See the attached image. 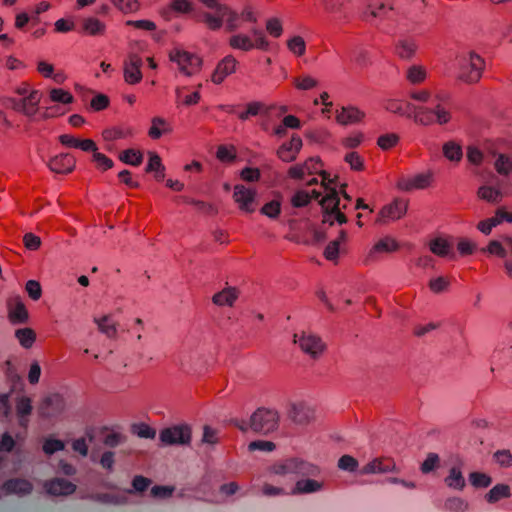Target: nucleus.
Listing matches in <instances>:
<instances>
[{
	"instance_id": "ddd939ff",
	"label": "nucleus",
	"mask_w": 512,
	"mask_h": 512,
	"mask_svg": "<svg viewBox=\"0 0 512 512\" xmlns=\"http://www.w3.org/2000/svg\"><path fill=\"white\" fill-rule=\"evenodd\" d=\"M33 490V484L23 478H14L7 480L0 487V498L15 494L19 497L29 495Z\"/></svg>"
},
{
	"instance_id": "e2e57ef3",
	"label": "nucleus",
	"mask_w": 512,
	"mask_h": 512,
	"mask_svg": "<svg viewBox=\"0 0 512 512\" xmlns=\"http://www.w3.org/2000/svg\"><path fill=\"white\" fill-rule=\"evenodd\" d=\"M494 461L503 468L512 466V454L509 450H498L493 454Z\"/></svg>"
},
{
	"instance_id": "338daca9",
	"label": "nucleus",
	"mask_w": 512,
	"mask_h": 512,
	"mask_svg": "<svg viewBox=\"0 0 512 512\" xmlns=\"http://www.w3.org/2000/svg\"><path fill=\"white\" fill-rule=\"evenodd\" d=\"M133 433L140 438L154 439L156 430L145 423H140L133 426Z\"/></svg>"
},
{
	"instance_id": "f257e3e1",
	"label": "nucleus",
	"mask_w": 512,
	"mask_h": 512,
	"mask_svg": "<svg viewBox=\"0 0 512 512\" xmlns=\"http://www.w3.org/2000/svg\"><path fill=\"white\" fill-rule=\"evenodd\" d=\"M206 11L199 16V21L210 31H219L223 27L227 32H235L240 28V15L231 6L221 0H197Z\"/></svg>"
},
{
	"instance_id": "052dcab7",
	"label": "nucleus",
	"mask_w": 512,
	"mask_h": 512,
	"mask_svg": "<svg viewBox=\"0 0 512 512\" xmlns=\"http://www.w3.org/2000/svg\"><path fill=\"white\" fill-rule=\"evenodd\" d=\"M440 465V458L436 453H429L426 459L421 464L420 470L423 474H428L435 469H437Z\"/></svg>"
},
{
	"instance_id": "37998d69",
	"label": "nucleus",
	"mask_w": 512,
	"mask_h": 512,
	"mask_svg": "<svg viewBox=\"0 0 512 512\" xmlns=\"http://www.w3.org/2000/svg\"><path fill=\"white\" fill-rule=\"evenodd\" d=\"M443 155L452 162H460L463 156L462 147L455 141H448L443 145Z\"/></svg>"
},
{
	"instance_id": "de8ad7c7",
	"label": "nucleus",
	"mask_w": 512,
	"mask_h": 512,
	"mask_svg": "<svg viewBox=\"0 0 512 512\" xmlns=\"http://www.w3.org/2000/svg\"><path fill=\"white\" fill-rule=\"evenodd\" d=\"M288 50L295 56L301 57L306 52V43L303 37L295 35L287 40Z\"/></svg>"
},
{
	"instance_id": "c9c22d12",
	"label": "nucleus",
	"mask_w": 512,
	"mask_h": 512,
	"mask_svg": "<svg viewBox=\"0 0 512 512\" xmlns=\"http://www.w3.org/2000/svg\"><path fill=\"white\" fill-rule=\"evenodd\" d=\"M477 196L488 203L496 204L502 200L503 193L500 189L493 186L482 185L477 190Z\"/></svg>"
},
{
	"instance_id": "b1692460",
	"label": "nucleus",
	"mask_w": 512,
	"mask_h": 512,
	"mask_svg": "<svg viewBox=\"0 0 512 512\" xmlns=\"http://www.w3.org/2000/svg\"><path fill=\"white\" fill-rule=\"evenodd\" d=\"M41 96V92H32L29 93V96L21 98L17 106V112L22 113L29 118L34 117L39 109Z\"/></svg>"
},
{
	"instance_id": "8fccbe9b",
	"label": "nucleus",
	"mask_w": 512,
	"mask_h": 512,
	"mask_svg": "<svg viewBox=\"0 0 512 512\" xmlns=\"http://www.w3.org/2000/svg\"><path fill=\"white\" fill-rule=\"evenodd\" d=\"M488 254L495 255L500 258H504V260L507 257L506 252V245H504V235L500 237L498 240H492L489 242L487 247L484 249Z\"/></svg>"
},
{
	"instance_id": "a19ab883",
	"label": "nucleus",
	"mask_w": 512,
	"mask_h": 512,
	"mask_svg": "<svg viewBox=\"0 0 512 512\" xmlns=\"http://www.w3.org/2000/svg\"><path fill=\"white\" fill-rule=\"evenodd\" d=\"M390 10L391 8L386 6L384 3L376 1L367 6L366 11L364 12V18L367 20L369 17L383 19L388 17Z\"/></svg>"
},
{
	"instance_id": "4468645a",
	"label": "nucleus",
	"mask_w": 512,
	"mask_h": 512,
	"mask_svg": "<svg viewBox=\"0 0 512 512\" xmlns=\"http://www.w3.org/2000/svg\"><path fill=\"white\" fill-rule=\"evenodd\" d=\"M287 415L297 425H307L315 417L313 408L304 402L291 403Z\"/></svg>"
},
{
	"instance_id": "7c9ffc66",
	"label": "nucleus",
	"mask_w": 512,
	"mask_h": 512,
	"mask_svg": "<svg viewBox=\"0 0 512 512\" xmlns=\"http://www.w3.org/2000/svg\"><path fill=\"white\" fill-rule=\"evenodd\" d=\"M169 11L181 15L190 14L194 11V3L191 0H171L169 6L161 11V15L169 19Z\"/></svg>"
},
{
	"instance_id": "5701e85b",
	"label": "nucleus",
	"mask_w": 512,
	"mask_h": 512,
	"mask_svg": "<svg viewBox=\"0 0 512 512\" xmlns=\"http://www.w3.org/2000/svg\"><path fill=\"white\" fill-rule=\"evenodd\" d=\"M364 117L365 113L354 106L342 107L340 110H336V121L340 125L358 124L362 122Z\"/></svg>"
},
{
	"instance_id": "393cba45",
	"label": "nucleus",
	"mask_w": 512,
	"mask_h": 512,
	"mask_svg": "<svg viewBox=\"0 0 512 512\" xmlns=\"http://www.w3.org/2000/svg\"><path fill=\"white\" fill-rule=\"evenodd\" d=\"M324 489V482L315 479L304 478L298 480L293 489L291 490L292 495H304L320 492Z\"/></svg>"
},
{
	"instance_id": "f8f14e48",
	"label": "nucleus",
	"mask_w": 512,
	"mask_h": 512,
	"mask_svg": "<svg viewBox=\"0 0 512 512\" xmlns=\"http://www.w3.org/2000/svg\"><path fill=\"white\" fill-rule=\"evenodd\" d=\"M398 473L399 468L391 458L377 457L362 466L359 470L360 475Z\"/></svg>"
},
{
	"instance_id": "3c124183",
	"label": "nucleus",
	"mask_w": 512,
	"mask_h": 512,
	"mask_svg": "<svg viewBox=\"0 0 512 512\" xmlns=\"http://www.w3.org/2000/svg\"><path fill=\"white\" fill-rule=\"evenodd\" d=\"M15 336L20 345L24 348H30L36 339L35 332L30 328H22L16 330Z\"/></svg>"
},
{
	"instance_id": "bf43d9fd",
	"label": "nucleus",
	"mask_w": 512,
	"mask_h": 512,
	"mask_svg": "<svg viewBox=\"0 0 512 512\" xmlns=\"http://www.w3.org/2000/svg\"><path fill=\"white\" fill-rule=\"evenodd\" d=\"M266 31L274 38H279L283 33V25L279 18L272 17L266 20Z\"/></svg>"
},
{
	"instance_id": "ea45409f",
	"label": "nucleus",
	"mask_w": 512,
	"mask_h": 512,
	"mask_svg": "<svg viewBox=\"0 0 512 512\" xmlns=\"http://www.w3.org/2000/svg\"><path fill=\"white\" fill-rule=\"evenodd\" d=\"M321 195V190H313L311 195L304 190H299L291 197L290 202L293 207L301 208L308 205L312 197L319 198Z\"/></svg>"
},
{
	"instance_id": "69168bd1",
	"label": "nucleus",
	"mask_w": 512,
	"mask_h": 512,
	"mask_svg": "<svg viewBox=\"0 0 512 512\" xmlns=\"http://www.w3.org/2000/svg\"><path fill=\"white\" fill-rule=\"evenodd\" d=\"M469 481L471 482V484L474 487H483L484 488V487H488L491 484L492 479L490 476H488L485 473L472 472L469 475Z\"/></svg>"
},
{
	"instance_id": "4d7b16f0",
	"label": "nucleus",
	"mask_w": 512,
	"mask_h": 512,
	"mask_svg": "<svg viewBox=\"0 0 512 512\" xmlns=\"http://www.w3.org/2000/svg\"><path fill=\"white\" fill-rule=\"evenodd\" d=\"M120 160L132 166H139L142 163L143 155L140 151L127 149L120 154Z\"/></svg>"
},
{
	"instance_id": "a211bd4d",
	"label": "nucleus",
	"mask_w": 512,
	"mask_h": 512,
	"mask_svg": "<svg viewBox=\"0 0 512 512\" xmlns=\"http://www.w3.org/2000/svg\"><path fill=\"white\" fill-rule=\"evenodd\" d=\"M433 175L431 172L413 175L402 178L398 181V188L402 191H412L428 188L432 184Z\"/></svg>"
},
{
	"instance_id": "e433bc0d",
	"label": "nucleus",
	"mask_w": 512,
	"mask_h": 512,
	"mask_svg": "<svg viewBox=\"0 0 512 512\" xmlns=\"http://www.w3.org/2000/svg\"><path fill=\"white\" fill-rule=\"evenodd\" d=\"M133 129L125 126H116L105 129L102 136L106 141L126 139L133 136Z\"/></svg>"
},
{
	"instance_id": "f704fd0d",
	"label": "nucleus",
	"mask_w": 512,
	"mask_h": 512,
	"mask_svg": "<svg viewBox=\"0 0 512 512\" xmlns=\"http://www.w3.org/2000/svg\"><path fill=\"white\" fill-rule=\"evenodd\" d=\"M32 412V402L29 397L22 396L16 401V413L19 417V424L26 427L28 424V417Z\"/></svg>"
},
{
	"instance_id": "5fc2aeb1",
	"label": "nucleus",
	"mask_w": 512,
	"mask_h": 512,
	"mask_svg": "<svg viewBox=\"0 0 512 512\" xmlns=\"http://www.w3.org/2000/svg\"><path fill=\"white\" fill-rule=\"evenodd\" d=\"M468 507V502L459 497L448 498L444 503V509L449 512H465Z\"/></svg>"
},
{
	"instance_id": "9d476101",
	"label": "nucleus",
	"mask_w": 512,
	"mask_h": 512,
	"mask_svg": "<svg viewBox=\"0 0 512 512\" xmlns=\"http://www.w3.org/2000/svg\"><path fill=\"white\" fill-rule=\"evenodd\" d=\"M257 191L254 188L242 184L234 186L233 199L238 208L245 213H252L256 210Z\"/></svg>"
},
{
	"instance_id": "6e6552de",
	"label": "nucleus",
	"mask_w": 512,
	"mask_h": 512,
	"mask_svg": "<svg viewBox=\"0 0 512 512\" xmlns=\"http://www.w3.org/2000/svg\"><path fill=\"white\" fill-rule=\"evenodd\" d=\"M294 343L313 359L320 358L326 350V344L323 340L312 333L301 332L294 335Z\"/></svg>"
},
{
	"instance_id": "6e6d98bb",
	"label": "nucleus",
	"mask_w": 512,
	"mask_h": 512,
	"mask_svg": "<svg viewBox=\"0 0 512 512\" xmlns=\"http://www.w3.org/2000/svg\"><path fill=\"white\" fill-rule=\"evenodd\" d=\"M49 98L52 102L69 104L73 102V95L64 89L53 88L49 91Z\"/></svg>"
},
{
	"instance_id": "7ed1b4c3",
	"label": "nucleus",
	"mask_w": 512,
	"mask_h": 512,
	"mask_svg": "<svg viewBox=\"0 0 512 512\" xmlns=\"http://www.w3.org/2000/svg\"><path fill=\"white\" fill-rule=\"evenodd\" d=\"M268 472L273 476L286 477L290 474L302 476H316L319 469L303 460L297 458H288L280 460L268 468Z\"/></svg>"
},
{
	"instance_id": "cd10ccee",
	"label": "nucleus",
	"mask_w": 512,
	"mask_h": 512,
	"mask_svg": "<svg viewBox=\"0 0 512 512\" xmlns=\"http://www.w3.org/2000/svg\"><path fill=\"white\" fill-rule=\"evenodd\" d=\"M418 49L415 39L409 37L400 38L395 45V53L403 60L411 59Z\"/></svg>"
},
{
	"instance_id": "1a4fd4ad",
	"label": "nucleus",
	"mask_w": 512,
	"mask_h": 512,
	"mask_svg": "<svg viewBox=\"0 0 512 512\" xmlns=\"http://www.w3.org/2000/svg\"><path fill=\"white\" fill-rule=\"evenodd\" d=\"M66 410V401L59 394L45 397L38 406V414L45 419H56Z\"/></svg>"
},
{
	"instance_id": "c85d7f7f",
	"label": "nucleus",
	"mask_w": 512,
	"mask_h": 512,
	"mask_svg": "<svg viewBox=\"0 0 512 512\" xmlns=\"http://www.w3.org/2000/svg\"><path fill=\"white\" fill-rule=\"evenodd\" d=\"M239 291L235 287H227L222 291L214 294L212 302L217 306H233L238 299Z\"/></svg>"
},
{
	"instance_id": "774afa93",
	"label": "nucleus",
	"mask_w": 512,
	"mask_h": 512,
	"mask_svg": "<svg viewBox=\"0 0 512 512\" xmlns=\"http://www.w3.org/2000/svg\"><path fill=\"white\" fill-rule=\"evenodd\" d=\"M399 141V136L395 133L381 135L378 138L377 144L383 150H388L394 147Z\"/></svg>"
},
{
	"instance_id": "473e14b6",
	"label": "nucleus",
	"mask_w": 512,
	"mask_h": 512,
	"mask_svg": "<svg viewBox=\"0 0 512 512\" xmlns=\"http://www.w3.org/2000/svg\"><path fill=\"white\" fill-rule=\"evenodd\" d=\"M428 76L427 69L418 64L411 65L405 72V78L411 85L422 84Z\"/></svg>"
},
{
	"instance_id": "6ab92c4d",
	"label": "nucleus",
	"mask_w": 512,
	"mask_h": 512,
	"mask_svg": "<svg viewBox=\"0 0 512 512\" xmlns=\"http://www.w3.org/2000/svg\"><path fill=\"white\" fill-rule=\"evenodd\" d=\"M9 321L16 324H24L29 319L28 311L19 296L11 297L7 301Z\"/></svg>"
},
{
	"instance_id": "20e7f679",
	"label": "nucleus",
	"mask_w": 512,
	"mask_h": 512,
	"mask_svg": "<svg viewBox=\"0 0 512 512\" xmlns=\"http://www.w3.org/2000/svg\"><path fill=\"white\" fill-rule=\"evenodd\" d=\"M251 34L254 39L245 33H234L229 37L228 44L232 49L244 52L252 49L267 50L269 48V41L263 31L252 29Z\"/></svg>"
},
{
	"instance_id": "9b49d317",
	"label": "nucleus",
	"mask_w": 512,
	"mask_h": 512,
	"mask_svg": "<svg viewBox=\"0 0 512 512\" xmlns=\"http://www.w3.org/2000/svg\"><path fill=\"white\" fill-rule=\"evenodd\" d=\"M408 209V200L397 198L390 204L385 205L379 212L376 222L387 224L402 218Z\"/></svg>"
},
{
	"instance_id": "a18cd8bd",
	"label": "nucleus",
	"mask_w": 512,
	"mask_h": 512,
	"mask_svg": "<svg viewBox=\"0 0 512 512\" xmlns=\"http://www.w3.org/2000/svg\"><path fill=\"white\" fill-rule=\"evenodd\" d=\"M413 119L416 123L424 126H429L434 123L433 108L418 107L414 108Z\"/></svg>"
},
{
	"instance_id": "bb28decb",
	"label": "nucleus",
	"mask_w": 512,
	"mask_h": 512,
	"mask_svg": "<svg viewBox=\"0 0 512 512\" xmlns=\"http://www.w3.org/2000/svg\"><path fill=\"white\" fill-rule=\"evenodd\" d=\"M131 493L132 490H118L113 493H99L92 498L103 504L124 505L128 503V494Z\"/></svg>"
},
{
	"instance_id": "680f3d73",
	"label": "nucleus",
	"mask_w": 512,
	"mask_h": 512,
	"mask_svg": "<svg viewBox=\"0 0 512 512\" xmlns=\"http://www.w3.org/2000/svg\"><path fill=\"white\" fill-rule=\"evenodd\" d=\"M500 224H501L500 215L497 216V214L495 213V216L480 221L477 224V228L483 234L489 235L491 233L492 229Z\"/></svg>"
},
{
	"instance_id": "2f4dec72",
	"label": "nucleus",
	"mask_w": 512,
	"mask_h": 512,
	"mask_svg": "<svg viewBox=\"0 0 512 512\" xmlns=\"http://www.w3.org/2000/svg\"><path fill=\"white\" fill-rule=\"evenodd\" d=\"M172 132L171 125L166 119L162 117H154L151 120V127L149 128L148 135L151 139H159L163 134Z\"/></svg>"
},
{
	"instance_id": "39448f33",
	"label": "nucleus",
	"mask_w": 512,
	"mask_h": 512,
	"mask_svg": "<svg viewBox=\"0 0 512 512\" xmlns=\"http://www.w3.org/2000/svg\"><path fill=\"white\" fill-rule=\"evenodd\" d=\"M278 424L279 414L273 409L259 408L250 417V429L264 435L275 431Z\"/></svg>"
},
{
	"instance_id": "423d86ee",
	"label": "nucleus",
	"mask_w": 512,
	"mask_h": 512,
	"mask_svg": "<svg viewBox=\"0 0 512 512\" xmlns=\"http://www.w3.org/2000/svg\"><path fill=\"white\" fill-rule=\"evenodd\" d=\"M192 440V430L187 424L164 428L159 433V441L163 446H188Z\"/></svg>"
},
{
	"instance_id": "4be33fe9",
	"label": "nucleus",
	"mask_w": 512,
	"mask_h": 512,
	"mask_svg": "<svg viewBox=\"0 0 512 512\" xmlns=\"http://www.w3.org/2000/svg\"><path fill=\"white\" fill-rule=\"evenodd\" d=\"M303 146L302 139L293 135L289 142L283 143L277 150V156L283 162H293Z\"/></svg>"
},
{
	"instance_id": "0eeeda50",
	"label": "nucleus",
	"mask_w": 512,
	"mask_h": 512,
	"mask_svg": "<svg viewBox=\"0 0 512 512\" xmlns=\"http://www.w3.org/2000/svg\"><path fill=\"white\" fill-rule=\"evenodd\" d=\"M169 58L178 65L181 73L192 76L200 71L202 59L190 52L174 49L170 52Z\"/></svg>"
},
{
	"instance_id": "412c9836",
	"label": "nucleus",
	"mask_w": 512,
	"mask_h": 512,
	"mask_svg": "<svg viewBox=\"0 0 512 512\" xmlns=\"http://www.w3.org/2000/svg\"><path fill=\"white\" fill-rule=\"evenodd\" d=\"M330 180H327V176L323 174L322 177V199L320 205L323 211H340L339 209V198L334 188L329 186Z\"/></svg>"
},
{
	"instance_id": "13d9d810",
	"label": "nucleus",
	"mask_w": 512,
	"mask_h": 512,
	"mask_svg": "<svg viewBox=\"0 0 512 512\" xmlns=\"http://www.w3.org/2000/svg\"><path fill=\"white\" fill-rule=\"evenodd\" d=\"M433 113L434 123H438L439 125H444L451 120L450 111L440 103L433 107Z\"/></svg>"
},
{
	"instance_id": "f3484780",
	"label": "nucleus",
	"mask_w": 512,
	"mask_h": 512,
	"mask_svg": "<svg viewBox=\"0 0 512 512\" xmlns=\"http://www.w3.org/2000/svg\"><path fill=\"white\" fill-rule=\"evenodd\" d=\"M320 161L318 158L311 157L307 159L304 163L295 164L288 169V176L292 179H303L306 175L321 173L326 175L324 172L320 171Z\"/></svg>"
},
{
	"instance_id": "79ce46f5",
	"label": "nucleus",
	"mask_w": 512,
	"mask_h": 512,
	"mask_svg": "<svg viewBox=\"0 0 512 512\" xmlns=\"http://www.w3.org/2000/svg\"><path fill=\"white\" fill-rule=\"evenodd\" d=\"M165 167L162 164L161 158L155 152H149V162L146 167V172H155V178L162 180L164 178Z\"/></svg>"
},
{
	"instance_id": "0e129e2a",
	"label": "nucleus",
	"mask_w": 512,
	"mask_h": 512,
	"mask_svg": "<svg viewBox=\"0 0 512 512\" xmlns=\"http://www.w3.org/2000/svg\"><path fill=\"white\" fill-rule=\"evenodd\" d=\"M281 211V202L278 199H274L268 203H266L261 208V213L266 215L269 218H277Z\"/></svg>"
},
{
	"instance_id": "864d4df0",
	"label": "nucleus",
	"mask_w": 512,
	"mask_h": 512,
	"mask_svg": "<svg viewBox=\"0 0 512 512\" xmlns=\"http://www.w3.org/2000/svg\"><path fill=\"white\" fill-rule=\"evenodd\" d=\"M293 84L297 89L307 91L317 87L319 82L313 76L309 74H304L297 78H294Z\"/></svg>"
},
{
	"instance_id": "49530a36",
	"label": "nucleus",
	"mask_w": 512,
	"mask_h": 512,
	"mask_svg": "<svg viewBox=\"0 0 512 512\" xmlns=\"http://www.w3.org/2000/svg\"><path fill=\"white\" fill-rule=\"evenodd\" d=\"M510 497V488L506 484H498L494 486L485 496L489 503H495L503 498Z\"/></svg>"
},
{
	"instance_id": "f03ea898",
	"label": "nucleus",
	"mask_w": 512,
	"mask_h": 512,
	"mask_svg": "<svg viewBox=\"0 0 512 512\" xmlns=\"http://www.w3.org/2000/svg\"><path fill=\"white\" fill-rule=\"evenodd\" d=\"M457 79L467 83H477L485 68L484 59L474 51H468L457 57Z\"/></svg>"
},
{
	"instance_id": "a878e982",
	"label": "nucleus",
	"mask_w": 512,
	"mask_h": 512,
	"mask_svg": "<svg viewBox=\"0 0 512 512\" xmlns=\"http://www.w3.org/2000/svg\"><path fill=\"white\" fill-rule=\"evenodd\" d=\"M76 160L70 154H60L49 162V168L55 173H70L75 168Z\"/></svg>"
},
{
	"instance_id": "dca6fc26",
	"label": "nucleus",
	"mask_w": 512,
	"mask_h": 512,
	"mask_svg": "<svg viewBox=\"0 0 512 512\" xmlns=\"http://www.w3.org/2000/svg\"><path fill=\"white\" fill-rule=\"evenodd\" d=\"M142 59L136 54H130L124 62V80L127 84L135 85L142 79Z\"/></svg>"
},
{
	"instance_id": "4c0bfd02",
	"label": "nucleus",
	"mask_w": 512,
	"mask_h": 512,
	"mask_svg": "<svg viewBox=\"0 0 512 512\" xmlns=\"http://www.w3.org/2000/svg\"><path fill=\"white\" fill-rule=\"evenodd\" d=\"M429 249L439 257H446L452 254V245L442 237L432 239L429 242Z\"/></svg>"
},
{
	"instance_id": "58836bf2",
	"label": "nucleus",
	"mask_w": 512,
	"mask_h": 512,
	"mask_svg": "<svg viewBox=\"0 0 512 512\" xmlns=\"http://www.w3.org/2000/svg\"><path fill=\"white\" fill-rule=\"evenodd\" d=\"M494 168L496 172L504 177L512 174V158L506 154L499 153L495 156Z\"/></svg>"
},
{
	"instance_id": "2eb2a0df",
	"label": "nucleus",
	"mask_w": 512,
	"mask_h": 512,
	"mask_svg": "<svg viewBox=\"0 0 512 512\" xmlns=\"http://www.w3.org/2000/svg\"><path fill=\"white\" fill-rule=\"evenodd\" d=\"M237 66L238 61L233 55L225 56L217 63L211 75V81L216 85L221 84L228 76L235 73Z\"/></svg>"
},
{
	"instance_id": "c756f323",
	"label": "nucleus",
	"mask_w": 512,
	"mask_h": 512,
	"mask_svg": "<svg viewBox=\"0 0 512 512\" xmlns=\"http://www.w3.org/2000/svg\"><path fill=\"white\" fill-rule=\"evenodd\" d=\"M94 323L97 325L98 330L110 339H115L118 335L117 324L112 320L111 316L104 315L102 317H95Z\"/></svg>"
},
{
	"instance_id": "603ef678",
	"label": "nucleus",
	"mask_w": 512,
	"mask_h": 512,
	"mask_svg": "<svg viewBox=\"0 0 512 512\" xmlns=\"http://www.w3.org/2000/svg\"><path fill=\"white\" fill-rule=\"evenodd\" d=\"M83 29L89 35H102L105 31V24L96 18H87L83 22Z\"/></svg>"
},
{
	"instance_id": "c03bdc74",
	"label": "nucleus",
	"mask_w": 512,
	"mask_h": 512,
	"mask_svg": "<svg viewBox=\"0 0 512 512\" xmlns=\"http://www.w3.org/2000/svg\"><path fill=\"white\" fill-rule=\"evenodd\" d=\"M398 249L397 242L390 237L379 240L371 249L369 256L374 257L378 253H389Z\"/></svg>"
},
{
	"instance_id": "72a5a7b5",
	"label": "nucleus",
	"mask_w": 512,
	"mask_h": 512,
	"mask_svg": "<svg viewBox=\"0 0 512 512\" xmlns=\"http://www.w3.org/2000/svg\"><path fill=\"white\" fill-rule=\"evenodd\" d=\"M445 484L454 490H463L466 486L465 478L459 466H453L444 479Z\"/></svg>"
},
{
	"instance_id": "aec40b11",
	"label": "nucleus",
	"mask_w": 512,
	"mask_h": 512,
	"mask_svg": "<svg viewBox=\"0 0 512 512\" xmlns=\"http://www.w3.org/2000/svg\"><path fill=\"white\" fill-rule=\"evenodd\" d=\"M43 488L50 496H69L76 491L75 484L62 478L45 481Z\"/></svg>"
},
{
	"instance_id": "09e8293b",
	"label": "nucleus",
	"mask_w": 512,
	"mask_h": 512,
	"mask_svg": "<svg viewBox=\"0 0 512 512\" xmlns=\"http://www.w3.org/2000/svg\"><path fill=\"white\" fill-rule=\"evenodd\" d=\"M111 3L122 13L132 14L140 10L139 0H110Z\"/></svg>"
}]
</instances>
